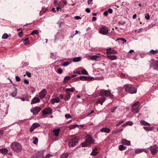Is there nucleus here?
Segmentation results:
<instances>
[{"mask_svg": "<svg viewBox=\"0 0 158 158\" xmlns=\"http://www.w3.org/2000/svg\"><path fill=\"white\" fill-rule=\"evenodd\" d=\"M105 96L106 97H109L111 98L113 97V95L111 94V90L109 89L107 90L102 89L100 90L99 96L100 97L98 98V100L97 102V104H100L102 105L103 102L105 101L106 98L103 96Z\"/></svg>", "mask_w": 158, "mask_h": 158, "instance_id": "nucleus-1", "label": "nucleus"}, {"mask_svg": "<svg viewBox=\"0 0 158 158\" xmlns=\"http://www.w3.org/2000/svg\"><path fill=\"white\" fill-rule=\"evenodd\" d=\"M94 140L92 138L91 136L89 135H87L85 142H82L81 145L83 147H86L90 145L91 144L94 143Z\"/></svg>", "mask_w": 158, "mask_h": 158, "instance_id": "nucleus-2", "label": "nucleus"}, {"mask_svg": "<svg viewBox=\"0 0 158 158\" xmlns=\"http://www.w3.org/2000/svg\"><path fill=\"white\" fill-rule=\"evenodd\" d=\"M11 149L16 153L20 152L22 150V146L21 144L17 142L12 143L11 145Z\"/></svg>", "mask_w": 158, "mask_h": 158, "instance_id": "nucleus-3", "label": "nucleus"}, {"mask_svg": "<svg viewBox=\"0 0 158 158\" xmlns=\"http://www.w3.org/2000/svg\"><path fill=\"white\" fill-rule=\"evenodd\" d=\"M79 137H73L71 138L69 142V146L73 147L75 146L79 142Z\"/></svg>", "mask_w": 158, "mask_h": 158, "instance_id": "nucleus-4", "label": "nucleus"}, {"mask_svg": "<svg viewBox=\"0 0 158 158\" xmlns=\"http://www.w3.org/2000/svg\"><path fill=\"white\" fill-rule=\"evenodd\" d=\"M124 87L125 88V90L126 92H129L131 94H135L136 93L137 89L134 87H131L127 84L124 85Z\"/></svg>", "mask_w": 158, "mask_h": 158, "instance_id": "nucleus-5", "label": "nucleus"}, {"mask_svg": "<svg viewBox=\"0 0 158 158\" xmlns=\"http://www.w3.org/2000/svg\"><path fill=\"white\" fill-rule=\"evenodd\" d=\"M44 156V152L40 151L37 152L35 155H34L32 157V158H43Z\"/></svg>", "mask_w": 158, "mask_h": 158, "instance_id": "nucleus-6", "label": "nucleus"}, {"mask_svg": "<svg viewBox=\"0 0 158 158\" xmlns=\"http://www.w3.org/2000/svg\"><path fill=\"white\" fill-rule=\"evenodd\" d=\"M47 94V91L46 89H43L41 91H40L39 94V95L40 98L42 100L46 96Z\"/></svg>", "mask_w": 158, "mask_h": 158, "instance_id": "nucleus-7", "label": "nucleus"}, {"mask_svg": "<svg viewBox=\"0 0 158 158\" xmlns=\"http://www.w3.org/2000/svg\"><path fill=\"white\" fill-rule=\"evenodd\" d=\"M99 32L104 35H106L108 32V30L105 27H101L99 31Z\"/></svg>", "mask_w": 158, "mask_h": 158, "instance_id": "nucleus-8", "label": "nucleus"}, {"mask_svg": "<svg viewBox=\"0 0 158 158\" xmlns=\"http://www.w3.org/2000/svg\"><path fill=\"white\" fill-rule=\"evenodd\" d=\"M150 150L151 153L153 155L156 154L157 152V146L155 145L150 147Z\"/></svg>", "mask_w": 158, "mask_h": 158, "instance_id": "nucleus-9", "label": "nucleus"}, {"mask_svg": "<svg viewBox=\"0 0 158 158\" xmlns=\"http://www.w3.org/2000/svg\"><path fill=\"white\" fill-rule=\"evenodd\" d=\"M80 80L81 81H92L94 80V77H89L86 76H82L80 77Z\"/></svg>", "mask_w": 158, "mask_h": 158, "instance_id": "nucleus-10", "label": "nucleus"}, {"mask_svg": "<svg viewBox=\"0 0 158 158\" xmlns=\"http://www.w3.org/2000/svg\"><path fill=\"white\" fill-rule=\"evenodd\" d=\"M40 126V124L37 123H33L30 129V131L31 132H32L34 131L35 129Z\"/></svg>", "mask_w": 158, "mask_h": 158, "instance_id": "nucleus-11", "label": "nucleus"}, {"mask_svg": "<svg viewBox=\"0 0 158 158\" xmlns=\"http://www.w3.org/2000/svg\"><path fill=\"white\" fill-rule=\"evenodd\" d=\"M42 112L43 115L45 116L47 114H51L52 113V109H44Z\"/></svg>", "mask_w": 158, "mask_h": 158, "instance_id": "nucleus-12", "label": "nucleus"}, {"mask_svg": "<svg viewBox=\"0 0 158 158\" xmlns=\"http://www.w3.org/2000/svg\"><path fill=\"white\" fill-rule=\"evenodd\" d=\"M60 101V100L58 97L53 98L51 100V102L53 104H54L55 103H58Z\"/></svg>", "mask_w": 158, "mask_h": 158, "instance_id": "nucleus-13", "label": "nucleus"}, {"mask_svg": "<svg viewBox=\"0 0 158 158\" xmlns=\"http://www.w3.org/2000/svg\"><path fill=\"white\" fill-rule=\"evenodd\" d=\"M140 105L139 102H136L132 106V109H138Z\"/></svg>", "mask_w": 158, "mask_h": 158, "instance_id": "nucleus-14", "label": "nucleus"}, {"mask_svg": "<svg viewBox=\"0 0 158 158\" xmlns=\"http://www.w3.org/2000/svg\"><path fill=\"white\" fill-rule=\"evenodd\" d=\"M40 102V100L38 98L35 97L31 100V104H35L38 102Z\"/></svg>", "mask_w": 158, "mask_h": 158, "instance_id": "nucleus-15", "label": "nucleus"}, {"mask_svg": "<svg viewBox=\"0 0 158 158\" xmlns=\"http://www.w3.org/2000/svg\"><path fill=\"white\" fill-rule=\"evenodd\" d=\"M121 143L128 146L130 145V141H128L125 139H124L122 140Z\"/></svg>", "mask_w": 158, "mask_h": 158, "instance_id": "nucleus-16", "label": "nucleus"}, {"mask_svg": "<svg viewBox=\"0 0 158 158\" xmlns=\"http://www.w3.org/2000/svg\"><path fill=\"white\" fill-rule=\"evenodd\" d=\"M106 53L108 54H115L117 53V52L114 50H111V48H109L107 49Z\"/></svg>", "mask_w": 158, "mask_h": 158, "instance_id": "nucleus-17", "label": "nucleus"}, {"mask_svg": "<svg viewBox=\"0 0 158 158\" xmlns=\"http://www.w3.org/2000/svg\"><path fill=\"white\" fill-rule=\"evenodd\" d=\"M100 58L99 56L97 55L91 56H89V58L93 60H97L98 59H99Z\"/></svg>", "mask_w": 158, "mask_h": 158, "instance_id": "nucleus-18", "label": "nucleus"}, {"mask_svg": "<svg viewBox=\"0 0 158 158\" xmlns=\"http://www.w3.org/2000/svg\"><path fill=\"white\" fill-rule=\"evenodd\" d=\"M98 153V151L97 148H94L92 152L90 155L92 156H95L97 155Z\"/></svg>", "mask_w": 158, "mask_h": 158, "instance_id": "nucleus-19", "label": "nucleus"}, {"mask_svg": "<svg viewBox=\"0 0 158 158\" xmlns=\"http://www.w3.org/2000/svg\"><path fill=\"white\" fill-rule=\"evenodd\" d=\"M106 57L111 60H116L117 58V56L115 55H108Z\"/></svg>", "mask_w": 158, "mask_h": 158, "instance_id": "nucleus-20", "label": "nucleus"}, {"mask_svg": "<svg viewBox=\"0 0 158 158\" xmlns=\"http://www.w3.org/2000/svg\"><path fill=\"white\" fill-rule=\"evenodd\" d=\"M101 132H104L106 133H109L110 131V130L109 128L105 127L101 129Z\"/></svg>", "mask_w": 158, "mask_h": 158, "instance_id": "nucleus-21", "label": "nucleus"}, {"mask_svg": "<svg viewBox=\"0 0 158 158\" xmlns=\"http://www.w3.org/2000/svg\"><path fill=\"white\" fill-rule=\"evenodd\" d=\"M70 94L69 93H66V94L65 95L64 98V100L67 101L70 98Z\"/></svg>", "mask_w": 158, "mask_h": 158, "instance_id": "nucleus-22", "label": "nucleus"}, {"mask_svg": "<svg viewBox=\"0 0 158 158\" xmlns=\"http://www.w3.org/2000/svg\"><path fill=\"white\" fill-rule=\"evenodd\" d=\"M41 109H31L30 111L33 113L34 114H37L40 111Z\"/></svg>", "mask_w": 158, "mask_h": 158, "instance_id": "nucleus-23", "label": "nucleus"}, {"mask_svg": "<svg viewBox=\"0 0 158 158\" xmlns=\"http://www.w3.org/2000/svg\"><path fill=\"white\" fill-rule=\"evenodd\" d=\"M60 131V129H55L53 130V132L56 136H58L59 135Z\"/></svg>", "mask_w": 158, "mask_h": 158, "instance_id": "nucleus-24", "label": "nucleus"}, {"mask_svg": "<svg viewBox=\"0 0 158 158\" xmlns=\"http://www.w3.org/2000/svg\"><path fill=\"white\" fill-rule=\"evenodd\" d=\"M75 90L74 88H67L65 89V91L66 92V93H68V92H73Z\"/></svg>", "mask_w": 158, "mask_h": 158, "instance_id": "nucleus-25", "label": "nucleus"}, {"mask_svg": "<svg viewBox=\"0 0 158 158\" xmlns=\"http://www.w3.org/2000/svg\"><path fill=\"white\" fill-rule=\"evenodd\" d=\"M8 152V150L6 149H0V152L2 154H6Z\"/></svg>", "mask_w": 158, "mask_h": 158, "instance_id": "nucleus-26", "label": "nucleus"}, {"mask_svg": "<svg viewBox=\"0 0 158 158\" xmlns=\"http://www.w3.org/2000/svg\"><path fill=\"white\" fill-rule=\"evenodd\" d=\"M140 123L143 125H144V126H150V124L147 123V122L144 121V120H142L141 121H140Z\"/></svg>", "mask_w": 158, "mask_h": 158, "instance_id": "nucleus-27", "label": "nucleus"}, {"mask_svg": "<svg viewBox=\"0 0 158 158\" xmlns=\"http://www.w3.org/2000/svg\"><path fill=\"white\" fill-rule=\"evenodd\" d=\"M17 89H15L11 94V95L14 97H15L17 94Z\"/></svg>", "mask_w": 158, "mask_h": 158, "instance_id": "nucleus-28", "label": "nucleus"}, {"mask_svg": "<svg viewBox=\"0 0 158 158\" xmlns=\"http://www.w3.org/2000/svg\"><path fill=\"white\" fill-rule=\"evenodd\" d=\"M71 63V62L70 61H66L64 62L63 63V64L62 65V66L64 67H66L70 64Z\"/></svg>", "mask_w": 158, "mask_h": 158, "instance_id": "nucleus-29", "label": "nucleus"}, {"mask_svg": "<svg viewBox=\"0 0 158 158\" xmlns=\"http://www.w3.org/2000/svg\"><path fill=\"white\" fill-rule=\"evenodd\" d=\"M81 60V57H76L73 59V62H77Z\"/></svg>", "mask_w": 158, "mask_h": 158, "instance_id": "nucleus-30", "label": "nucleus"}, {"mask_svg": "<svg viewBox=\"0 0 158 158\" xmlns=\"http://www.w3.org/2000/svg\"><path fill=\"white\" fill-rule=\"evenodd\" d=\"M126 148V147L124 146L123 145H120L119 146V149L120 151H122L125 150Z\"/></svg>", "mask_w": 158, "mask_h": 158, "instance_id": "nucleus-31", "label": "nucleus"}, {"mask_svg": "<svg viewBox=\"0 0 158 158\" xmlns=\"http://www.w3.org/2000/svg\"><path fill=\"white\" fill-rule=\"evenodd\" d=\"M33 143L34 144H36L38 143V139L37 137H34L33 138Z\"/></svg>", "mask_w": 158, "mask_h": 158, "instance_id": "nucleus-32", "label": "nucleus"}, {"mask_svg": "<svg viewBox=\"0 0 158 158\" xmlns=\"http://www.w3.org/2000/svg\"><path fill=\"white\" fill-rule=\"evenodd\" d=\"M158 52V50H151L149 51V53H150L152 54H155Z\"/></svg>", "mask_w": 158, "mask_h": 158, "instance_id": "nucleus-33", "label": "nucleus"}, {"mask_svg": "<svg viewBox=\"0 0 158 158\" xmlns=\"http://www.w3.org/2000/svg\"><path fill=\"white\" fill-rule=\"evenodd\" d=\"M78 126V125H70L69 126V128L71 130L73 129H74L76 127Z\"/></svg>", "mask_w": 158, "mask_h": 158, "instance_id": "nucleus-34", "label": "nucleus"}, {"mask_svg": "<svg viewBox=\"0 0 158 158\" xmlns=\"http://www.w3.org/2000/svg\"><path fill=\"white\" fill-rule=\"evenodd\" d=\"M144 151H145L144 150L142 149H139L136 150L135 151V152L136 153H139Z\"/></svg>", "mask_w": 158, "mask_h": 158, "instance_id": "nucleus-35", "label": "nucleus"}, {"mask_svg": "<svg viewBox=\"0 0 158 158\" xmlns=\"http://www.w3.org/2000/svg\"><path fill=\"white\" fill-rule=\"evenodd\" d=\"M9 36L8 34L6 33H4L2 35V38L3 39H6Z\"/></svg>", "mask_w": 158, "mask_h": 158, "instance_id": "nucleus-36", "label": "nucleus"}, {"mask_svg": "<svg viewBox=\"0 0 158 158\" xmlns=\"http://www.w3.org/2000/svg\"><path fill=\"white\" fill-rule=\"evenodd\" d=\"M38 33V31L37 30H35L33 31H32L31 33V35H35H35L37 34Z\"/></svg>", "mask_w": 158, "mask_h": 158, "instance_id": "nucleus-37", "label": "nucleus"}, {"mask_svg": "<svg viewBox=\"0 0 158 158\" xmlns=\"http://www.w3.org/2000/svg\"><path fill=\"white\" fill-rule=\"evenodd\" d=\"M69 155V153L64 154L62 155L60 158H67Z\"/></svg>", "mask_w": 158, "mask_h": 158, "instance_id": "nucleus-38", "label": "nucleus"}, {"mask_svg": "<svg viewBox=\"0 0 158 158\" xmlns=\"http://www.w3.org/2000/svg\"><path fill=\"white\" fill-rule=\"evenodd\" d=\"M56 72L59 74H61L63 73V70L61 68H60L57 70Z\"/></svg>", "mask_w": 158, "mask_h": 158, "instance_id": "nucleus-39", "label": "nucleus"}, {"mask_svg": "<svg viewBox=\"0 0 158 158\" xmlns=\"http://www.w3.org/2000/svg\"><path fill=\"white\" fill-rule=\"evenodd\" d=\"M81 73L82 74L85 75H88V73L87 71L85 69H83L81 72Z\"/></svg>", "mask_w": 158, "mask_h": 158, "instance_id": "nucleus-40", "label": "nucleus"}, {"mask_svg": "<svg viewBox=\"0 0 158 158\" xmlns=\"http://www.w3.org/2000/svg\"><path fill=\"white\" fill-rule=\"evenodd\" d=\"M24 42V44L25 45H27L29 44V40L28 38L25 39L23 41Z\"/></svg>", "mask_w": 158, "mask_h": 158, "instance_id": "nucleus-41", "label": "nucleus"}, {"mask_svg": "<svg viewBox=\"0 0 158 158\" xmlns=\"http://www.w3.org/2000/svg\"><path fill=\"white\" fill-rule=\"evenodd\" d=\"M71 79V77H70L69 76H66L64 77V81H65L66 80H69Z\"/></svg>", "mask_w": 158, "mask_h": 158, "instance_id": "nucleus-42", "label": "nucleus"}, {"mask_svg": "<svg viewBox=\"0 0 158 158\" xmlns=\"http://www.w3.org/2000/svg\"><path fill=\"white\" fill-rule=\"evenodd\" d=\"M143 128L145 130H147V131H151L152 130V129L149 127H143Z\"/></svg>", "mask_w": 158, "mask_h": 158, "instance_id": "nucleus-43", "label": "nucleus"}, {"mask_svg": "<svg viewBox=\"0 0 158 158\" xmlns=\"http://www.w3.org/2000/svg\"><path fill=\"white\" fill-rule=\"evenodd\" d=\"M145 18L147 20H149L150 18V16L148 13H147L145 15Z\"/></svg>", "mask_w": 158, "mask_h": 158, "instance_id": "nucleus-44", "label": "nucleus"}, {"mask_svg": "<svg viewBox=\"0 0 158 158\" xmlns=\"http://www.w3.org/2000/svg\"><path fill=\"white\" fill-rule=\"evenodd\" d=\"M131 111L134 113H137L139 112V109H132Z\"/></svg>", "mask_w": 158, "mask_h": 158, "instance_id": "nucleus-45", "label": "nucleus"}, {"mask_svg": "<svg viewBox=\"0 0 158 158\" xmlns=\"http://www.w3.org/2000/svg\"><path fill=\"white\" fill-rule=\"evenodd\" d=\"M65 117L66 118H71V116L69 114H66L65 115Z\"/></svg>", "mask_w": 158, "mask_h": 158, "instance_id": "nucleus-46", "label": "nucleus"}, {"mask_svg": "<svg viewBox=\"0 0 158 158\" xmlns=\"http://www.w3.org/2000/svg\"><path fill=\"white\" fill-rule=\"evenodd\" d=\"M26 74L28 77H31V73L28 72L27 71L26 72Z\"/></svg>", "mask_w": 158, "mask_h": 158, "instance_id": "nucleus-47", "label": "nucleus"}, {"mask_svg": "<svg viewBox=\"0 0 158 158\" xmlns=\"http://www.w3.org/2000/svg\"><path fill=\"white\" fill-rule=\"evenodd\" d=\"M16 80L17 81H20L21 79L18 76H16Z\"/></svg>", "mask_w": 158, "mask_h": 158, "instance_id": "nucleus-48", "label": "nucleus"}, {"mask_svg": "<svg viewBox=\"0 0 158 158\" xmlns=\"http://www.w3.org/2000/svg\"><path fill=\"white\" fill-rule=\"evenodd\" d=\"M127 125H129L130 126H132L133 124V123L131 122L128 121L126 122Z\"/></svg>", "mask_w": 158, "mask_h": 158, "instance_id": "nucleus-49", "label": "nucleus"}, {"mask_svg": "<svg viewBox=\"0 0 158 158\" xmlns=\"http://www.w3.org/2000/svg\"><path fill=\"white\" fill-rule=\"evenodd\" d=\"M107 11L110 14H112L113 12V10L111 8H109Z\"/></svg>", "mask_w": 158, "mask_h": 158, "instance_id": "nucleus-50", "label": "nucleus"}, {"mask_svg": "<svg viewBox=\"0 0 158 158\" xmlns=\"http://www.w3.org/2000/svg\"><path fill=\"white\" fill-rule=\"evenodd\" d=\"M120 40L123 41V44L124 43L126 42V40L124 38H120Z\"/></svg>", "mask_w": 158, "mask_h": 158, "instance_id": "nucleus-51", "label": "nucleus"}, {"mask_svg": "<svg viewBox=\"0 0 158 158\" xmlns=\"http://www.w3.org/2000/svg\"><path fill=\"white\" fill-rule=\"evenodd\" d=\"M24 82L25 84H29V81L27 80L26 79L24 80Z\"/></svg>", "mask_w": 158, "mask_h": 158, "instance_id": "nucleus-52", "label": "nucleus"}, {"mask_svg": "<svg viewBox=\"0 0 158 158\" xmlns=\"http://www.w3.org/2000/svg\"><path fill=\"white\" fill-rule=\"evenodd\" d=\"M118 23L119 24H121L122 25H123L124 24H125L126 23V22L125 21H123V22H118Z\"/></svg>", "mask_w": 158, "mask_h": 158, "instance_id": "nucleus-53", "label": "nucleus"}, {"mask_svg": "<svg viewBox=\"0 0 158 158\" xmlns=\"http://www.w3.org/2000/svg\"><path fill=\"white\" fill-rule=\"evenodd\" d=\"M124 122V121H120L116 125V126H118L120 124L123 123Z\"/></svg>", "mask_w": 158, "mask_h": 158, "instance_id": "nucleus-54", "label": "nucleus"}, {"mask_svg": "<svg viewBox=\"0 0 158 158\" xmlns=\"http://www.w3.org/2000/svg\"><path fill=\"white\" fill-rule=\"evenodd\" d=\"M74 19L77 20L80 19H81V17L79 16H76L74 17Z\"/></svg>", "mask_w": 158, "mask_h": 158, "instance_id": "nucleus-55", "label": "nucleus"}, {"mask_svg": "<svg viewBox=\"0 0 158 158\" xmlns=\"http://www.w3.org/2000/svg\"><path fill=\"white\" fill-rule=\"evenodd\" d=\"M59 97L61 99H64V96L62 94H60L59 96Z\"/></svg>", "mask_w": 158, "mask_h": 158, "instance_id": "nucleus-56", "label": "nucleus"}, {"mask_svg": "<svg viewBox=\"0 0 158 158\" xmlns=\"http://www.w3.org/2000/svg\"><path fill=\"white\" fill-rule=\"evenodd\" d=\"M94 113V110H92L90 113H87V116H88L90 114Z\"/></svg>", "mask_w": 158, "mask_h": 158, "instance_id": "nucleus-57", "label": "nucleus"}, {"mask_svg": "<svg viewBox=\"0 0 158 158\" xmlns=\"http://www.w3.org/2000/svg\"><path fill=\"white\" fill-rule=\"evenodd\" d=\"M19 36L20 37H22L23 36V32L21 31L19 34Z\"/></svg>", "mask_w": 158, "mask_h": 158, "instance_id": "nucleus-58", "label": "nucleus"}, {"mask_svg": "<svg viewBox=\"0 0 158 158\" xmlns=\"http://www.w3.org/2000/svg\"><path fill=\"white\" fill-rule=\"evenodd\" d=\"M85 11L88 13H89L90 11V9L89 8H86Z\"/></svg>", "mask_w": 158, "mask_h": 158, "instance_id": "nucleus-59", "label": "nucleus"}, {"mask_svg": "<svg viewBox=\"0 0 158 158\" xmlns=\"http://www.w3.org/2000/svg\"><path fill=\"white\" fill-rule=\"evenodd\" d=\"M75 79V81H79V80H80V77H76Z\"/></svg>", "mask_w": 158, "mask_h": 158, "instance_id": "nucleus-60", "label": "nucleus"}, {"mask_svg": "<svg viewBox=\"0 0 158 158\" xmlns=\"http://www.w3.org/2000/svg\"><path fill=\"white\" fill-rule=\"evenodd\" d=\"M108 12L107 11H105L104 12L103 14L105 16H106L108 15Z\"/></svg>", "mask_w": 158, "mask_h": 158, "instance_id": "nucleus-61", "label": "nucleus"}, {"mask_svg": "<svg viewBox=\"0 0 158 158\" xmlns=\"http://www.w3.org/2000/svg\"><path fill=\"white\" fill-rule=\"evenodd\" d=\"M3 134V131L2 130H0V136L2 135Z\"/></svg>", "mask_w": 158, "mask_h": 158, "instance_id": "nucleus-62", "label": "nucleus"}, {"mask_svg": "<svg viewBox=\"0 0 158 158\" xmlns=\"http://www.w3.org/2000/svg\"><path fill=\"white\" fill-rule=\"evenodd\" d=\"M136 17L137 15L136 14H135L133 16L132 18L133 19H135L136 18Z\"/></svg>", "mask_w": 158, "mask_h": 158, "instance_id": "nucleus-63", "label": "nucleus"}, {"mask_svg": "<svg viewBox=\"0 0 158 158\" xmlns=\"http://www.w3.org/2000/svg\"><path fill=\"white\" fill-rule=\"evenodd\" d=\"M96 18L95 17H93L92 18V20L93 21H96Z\"/></svg>", "mask_w": 158, "mask_h": 158, "instance_id": "nucleus-64", "label": "nucleus"}]
</instances>
